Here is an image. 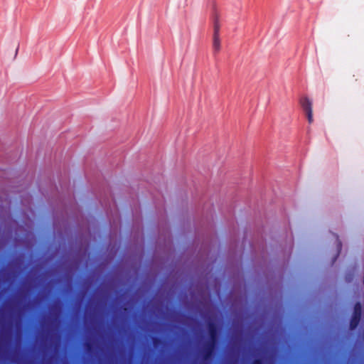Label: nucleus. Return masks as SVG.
Segmentation results:
<instances>
[{"label":"nucleus","instance_id":"nucleus-1","mask_svg":"<svg viewBox=\"0 0 364 364\" xmlns=\"http://www.w3.org/2000/svg\"><path fill=\"white\" fill-rule=\"evenodd\" d=\"M57 235L61 242L69 245V249L63 250H168L171 245L166 230L147 235L139 230H130L123 235L117 228L105 230L95 218L87 220L86 226L66 223L57 230Z\"/></svg>","mask_w":364,"mask_h":364},{"label":"nucleus","instance_id":"nucleus-2","mask_svg":"<svg viewBox=\"0 0 364 364\" xmlns=\"http://www.w3.org/2000/svg\"><path fill=\"white\" fill-rule=\"evenodd\" d=\"M191 231L186 229L181 230L176 235H173L170 230H166V236L170 237V250H223L219 237L216 232L210 235L195 234L193 237L190 235ZM250 232L247 227L242 231V239L230 238L229 247L223 250H257L255 244L250 238Z\"/></svg>","mask_w":364,"mask_h":364},{"label":"nucleus","instance_id":"nucleus-3","mask_svg":"<svg viewBox=\"0 0 364 364\" xmlns=\"http://www.w3.org/2000/svg\"><path fill=\"white\" fill-rule=\"evenodd\" d=\"M68 220H64L62 225L58 226L57 222L53 221L52 225L48 217L43 216L40 223L36 226L33 218L26 213H23L22 218H11L9 220H0V237L4 236H28L36 228L39 237L42 240H49L53 239L61 245L59 247H0V250H42L46 249H69L67 243L61 242L58 237L57 230L63 228Z\"/></svg>","mask_w":364,"mask_h":364},{"label":"nucleus","instance_id":"nucleus-4","mask_svg":"<svg viewBox=\"0 0 364 364\" xmlns=\"http://www.w3.org/2000/svg\"><path fill=\"white\" fill-rule=\"evenodd\" d=\"M300 105L309 123L313 122L312 101L307 96L300 99Z\"/></svg>","mask_w":364,"mask_h":364},{"label":"nucleus","instance_id":"nucleus-5","mask_svg":"<svg viewBox=\"0 0 364 364\" xmlns=\"http://www.w3.org/2000/svg\"><path fill=\"white\" fill-rule=\"evenodd\" d=\"M213 48L215 53H218L220 49V24L217 18L214 19L213 22Z\"/></svg>","mask_w":364,"mask_h":364},{"label":"nucleus","instance_id":"nucleus-6","mask_svg":"<svg viewBox=\"0 0 364 364\" xmlns=\"http://www.w3.org/2000/svg\"><path fill=\"white\" fill-rule=\"evenodd\" d=\"M360 313H361V306L360 304H357L355 306L354 315H353V317L350 322V328L352 329L355 328L356 327V326L358 325L359 320H360Z\"/></svg>","mask_w":364,"mask_h":364},{"label":"nucleus","instance_id":"nucleus-7","mask_svg":"<svg viewBox=\"0 0 364 364\" xmlns=\"http://www.w3.org/2000/svg\"><path fill=\"white\" fill-rule=\"evenodd\" d=\"M335 237L336 248L334 250H343V242L337 233H333Z\"/></svg>","mask_w":364,"mask_h":364},{"label":"nucleus","instance_id":"nucleus-8","mask_svg":"<svg viewBox=\"0 0 364 364\" xmlns=\"http://www.w3.org/2000/svg\"><path fill=\"white\" fill-rule=\"evenodd\" d=\"M284 250H289V251L294 250V246H291V247H289L288 250L284 249Z\"/></svg>","mask_w":364,"mask_h":364},{"label":"nucleus","instance_id":"nucleus-9","mask_svg":"<svg viewBox=\"0 0 364 364\" xmlns=\"http://www.w3.org/2000/svg\"><path fill=\"white\" fill-rule=\"evenodd\" d=\"M260 250L264 251V250H268L267 247H262Z\"/></svg>","mask_w":364,"mask_h":364},{"label":"nucleus","instance_id":"nucleus-10","mask_svg":"<svg viewBox=\"0 0 364 364\" xmlns=\"http://www.w3.org/2000/svg\"><path fill=\"white\" fill-rule=\"evenodd\" d=\"M18 50V48H17L16 50V54L17 53Z\"/></svg>","mask_w":364,"mask_h":364},{"label":"nucleus","instance_id":"nucleus-11","mask_svg":"<svg viewBox=\"0 0 364 364\" xmlns=\"http://www.w3.org/2000/svg\"><path fill=\"white\" fill-rule=\"evenodd\" d=\"M270 250H271V251H273V250H277V249H276V250H274V249L272 248Z\"/></svg>","mask_w":364,"mask_h":364}]
</instances>
